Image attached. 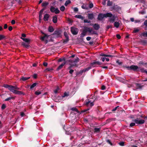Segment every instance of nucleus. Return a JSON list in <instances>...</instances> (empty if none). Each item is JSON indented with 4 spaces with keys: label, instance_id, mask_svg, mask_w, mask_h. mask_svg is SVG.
I'll return each instance as SVG.
<instances>
[{
    "label": "nucleus",
    "instance_id": "nucleus-27",
    "mask_svg": "<svg viewBox=\"0 0 147 147\" xmlns=\"http://www.w3.org/2000/svg\"><path fill=\"white\" fill-rule=\"evenodd\" d=\"M81 7L82 9H88V7L87 4H84L81 6Z\"/></svg>",
    "mask_w": 147,
    "mask_h": 147
},
{
    "label": "nucleus",
    "instance_id": "nucleus-54",
    "mask_svg": "<svg viewBox=\"0 0 147 147\" xmlns=\"http://www.w3.org/2000/svg\"><path fill=\"white\" fill-rule=\"evenodd\" d=\"M59 87H57L56 89H55L54 91V92L55 94H56L57 93L58 91L59 90Z\"/></svg>",
    "mask_w": 147,
    "mask_h": 147
},
{
    "label": "nucleus",
    "instance_id": "nucleus-57",
    "mask_svg": "<svg viewBox=\"0 0 147 147\" xmlns=\"http://www.w3.org/2000/svg\"><path fill=\"white\" fill-rule=\"evenodd\" d=\"M62 61H64V62L65 61V58H63V59H62L61 58H60L58 60V62H61Z\"/></svg>",
    "mask_w": 147,
    "mask_h": 147
},
{
    "label": "nucleus",
    "instance_id": "nucleus-1",
    "mask_svg": "<svg viewBox=\"0 0 147 147\" xmlns=\"http://www.w3.org/2000/svg\"><path fill=\"white\" fill-rule=\"evenodd\" d=\"M87 32L91 33V34L92 35L97 34V32L94 30L92 28L87 27H84L82 33L81 34V37H83L85 36Z\"/></svg>",
    "mask_w": 147,
    "mask_h": 147
},
{
    "label": "nucleus",
    "instance_id": "nucleus-64",
    "mask_svg": "<svg viewBox=\"0 0 147 147\" xmlns=\"http://www.w3.org/2000/svg\"><path fill=\"white\" fill-rule=\"evenodd\" d=\"M144 25L147 26V20H146L144 21Z\"/></svg>",
    "mask_w": 147,
    "mask_h": 147
},
{
    "label": "nucleus",
    "instance_id": "nucleus-29",
    "mask_svg": "<svg viewBox=\"0 0 147 147\" xmlns=\"http://www.w3.org/2000/svg\"><path fill=\"white\" fill-rule=\"evenodd\" d=\"M119 25H120L119 23V22H114V26L115 27L117 28L119 27Z\"/></svg>",
    "mask_w": 147,
    "mask_h": 147
},
{
    "label": "nucleus",
    "instance_id": "nucleus-22",
    "mask_svg": "<svg viewBox=\"0 0 147 147\" xmlns=\"http://www.w3.org/2000/svg\"><path fill=\"white\" fill-rule=\"evenodd\" d=\"M69 96V94L67 93V92H65L64 94L63 95H62L61 97H60V99H63V98L65 97V96Z\"/></svg>",
    "mask_w": 147,
    "mask_h": 147
},
{
    "label": "nucleus",
    "instance_id": "nucleus-44",
    "mask_svg": "<svg viewBox=\"0 0 147 147\" xmlns=\"http://www.w3.org/2000/svg\"><path fill=\"white\" fill-rule=\"evenodd\" d=\"M53 70V69L52 68H47L45 70V71H51Z\"/></svg>",
    "mask_w": 147,
    "mask_h": 147
},
{
    "label": "nucleus",
    "instance_id": "nucleus-35",
    "mask_svg": "<svg viewBox=\"0 0 147 147\" xmlns=\"http://www.w3.org/2000/svg\"><path fill=\"white\" fill-rule=\"evenodd\" d=\"M71 1L70 0H67L65 1V6H67L69 3H71Z\"/></svg>",
    "mask_w": 147,
    "mask_h": 147
},
{
    "label": "nucleus",
    "instance_id": "nucleus-16",
    "mask_svg": "<svg viewBox=\"0 0 147 147\" xmlns=\"http://www.w3.org/2000/svg\"><path fill=\"white\" fill-rule=\"evenodd\" d=\"M66 63V62H64L63 63H62L61 65H59L57 69V71H58L62 68L63 66Z\"/></svg>",
    "mask_w": 147,
    "mask_h": 147
},
{
    "label": "nucleus",
    "instance_id": "nucleus-30",
    "mask_svg": "<svg viewBox=\"0 0 147 147\" xmlns=\"http://www.w3.org/2000/svg\"><path fill=\"white\" fill-rule=\"evenodd\" d=\"M94 105L93 102H91V101H90V102H89L88 106H87V107H88V108H89V109L91 108L92 106H93Z\"/></svg>",
    "mask_w": 147,
    "mask_h": 147
},
{
    "label": "nucleus",
    "instance_id": "nucleus-63",
    "mask_svg": "<svg viewBox=\"0 0 147 147\" xmlns=\"http://www.w3.org/2000/svg\"><path fill=\"white\" fill-rule=\"evenodd\" d=\"M116 37H117V38L119 39L121 38V36H120V35L119 34H117L116 35Z\"/></svg>",
    "mask_w": 147,
    "mask_h": 147
},
{
    "label": "nucleus",
    "instance_id": "nucleus-3",
    "mask_svg": "<svg viewBox=\"0 0 147 147\" xmlns=\"http://www.w3.org/2000/svg\"><path fill=\"white\" fill-rule=\"evenodd\" d=\"M4 87L6 88H8L11 92V90H20V88L16 86H14L12 85H9L8 84H4Z\"/></svg>",
    "mask_w": 147,
    "mask_h": 147
},
{
    "label": "nucleus",
    "instance_id": "nucleus-37",
    "mask_svg": "<svg viewBox=\"0 0 147 147\" xmlns=\"http://www.w3.org/2000/svg\"><path fill=\"white\" fill-rule=\"evenodd\" d=\"M113 4L112 1H110V0H108L107 2V5L108 6H111Z\"/></svg>",
    "mask_w": 147,
    "mask_h": 147
},
{
    "label": "nucleus",
    "instance_id": "nucleus-8",
    "mask_svg": "<svg viewBox=\"0 0 147 147\" xmlns=\"http://www.w3.org/2000/svg\"><path fill=\"white\" fill-rule=\"evenodd\" d=\"M71 31L72 34L74 35L77 34L78 32V28L74 27H71Z\"/></svg>",
    "mask_w": 147,
    "mask_h": 147
},
{
    "label": "nucleus",
    "instance_id": "nucleus-50",
    "mask_svg": "<svg viewBox=\"0 0 147 147\" xmlns=\"http://www.w3.org/2000/svg\"><path fill=\"white\" fill-rule=\"evenodd\" d=\"M43 12H41V11H40L39 13V18L40 19H41L42 18V14Z\"/></svg>",
    "mask_w": 147,
    "mask_h": 147
},
{
    "label": "nucleus",
    "instance_id": "nucleus-38",
    "mask_svg": "<svg viewBox=\"0 0 147 147\" xmlns=\"http://www.w3.org/2000/svg\"><path fill=\"white\" fill-rule=\"evenodd\" d=\"M6 107V105L5 104H3L2 105L1 108L2 110H4L5 109Z\"/></svg>",
    "mask_w": 147,
    "mask_h": 147
},
{
    "label": "nucleus",
    "instance_id": "nucleus-12",
    "mask_svg": "<svg viewBox=\"0 0 147 147\" xmlns=\"http://www.w3.org/2000/svg\"><path fill=\"white\" fill-rule=\"evenodd\" d=\"M11 92L13 93L14 94H18V95H21L23 94L24 95V94L23 93V92L22 91H18L17 90H11Z\"/></svg>",
    "mask_w": 147,
    "mask_h": 147
},
{
    "label": "nucleus",
    "instance_id": "nucleus-48",
    "mask_svg": "<svg viewBox=\"0 0 147 147\" xmlns=\"http://www.w3.org/2000/svg\"><path fill=\"white\" fill-rule=\"evenodd\" d=\"M135 123H135V122H132L130 124L129 127H132L135 126Z\"/></svg>",
    "mask_w": 147,
    "mask_h": 147
},
{
    "label": "nucleus",
    "instance_id": "nucleus-34",
    "mask_svg": "<svg viewBox=\"0 0 147 147\" xmlns=\"http://www.w3.org/2000/svg\"><path fill=\"white\" fill-rule=\"evenodd\" d=\"M91 68L92 67L91 66H90L86 68H84V69H83L84 72L88 71L89 70L91 69Z\"/></svg>",
    "mask_w": 147,
    "mask_h": 147
},
{
    "label": "nucleus",
    "instance_id": "nucleus-20",
    "mask_svg": "<svg viewBox=\"0 0 147 147\" xmlns=\"http://www.w3.org/2000/svg\"><path fill=\"white\" fill-rule=\"evenodd\" d=\"M20 38L22 39L24 41L28 43V44H29L30 42V40L29 38H24L22 37H20Z\"/></svg>",
    "mask_w": 147,
    "mask_h": 147
},
{
    "label": "nucleus",
    "instance_id": "nucleus-56",
    "mask_svg": "<svg viewBox=\"0 0 147 147\" xmlns=\"http://www.w3.org/2000/svg\"><path fill=\"white\" fill-rule=\"evenodd\" d=\"M70 131V130H67V131H66V134L67 135H71V134L70 133V132L69 131Z\"/></svg>",
    "mask_w": 147,
    "mask_h": 147
},
{
    "label": "nucleus",
    "instance_id": "nucleus-46",
    "mask_svg": "<svg viewBox=\"0 0 147 147\" xmlns=\"http://www.w3.org/2000/svg\"><path fill=\"white\" fill-rule=\"evenodd\" d=\"M125 142H121L118 143L121 146H124Z\"/></svg>",
    "mask_w": 147,
    "mask_h": 147
},
{
    "label": "nucleus",
    "instance_id": "nucleus-39",
    "mask_svg": "<svg viewBox=\"0 0 147 147\" xmlns=\"http://www.w3.org/2000/svg\"><path fill=\"white\" fill-rule=\"evenodd\" d=\"M71 110L74 111H75L77 113H79V112L78 111V109L75 107H73L71 109Z\"/></svg>",
    "mask_w": 147,
    "mask_h": 147
},
{
    "label": "nucleus",
    "instance_id": "nucleus-25",
    "mask_svg": "<svg viewBox=\"0 0 147 147\" xmlns=\"http://www.w3.org/2000/svg\"><path fill=\"white\" fill-rule=\"evenodd\" d=\"M22 45L24 47L27 48L30 47V45L23 42L22 43Z\"/></svg>",
    "mask_w": 147,
    "mask_h": 147
},
{
    "label": "nucleus",
    "instance_id": "nucleus-9",
    "mask_svg": "<svg viewBox=\"0 0 147 147\" xmlns=\"http://www.w3.org/2000/svg\"><path fill=\"white\" fill-rule=\"evenodd\" d=\"M109 13L111 14V16L110 17H109V21L110 22L113 23L115 20L116 18L115 15H113L111 13Z\"/></svg>",
    "mask_w": 147,
    "mask_h": 147
},
{
    "label": "nucleus",
    "instance_id": "nucleus-2",
    "mask_svg": "<svg viewBox=\"0 0 147 147\" xmlns=\"http://www.w3.org/2000/svg\"><path fill=\"white\" fill-rule=\"evenodd\" d=\"M111 14L109 13H107L105 14L100 13L98 15L97 19L98 20L101 21L104 18H107L108 17L111 16Z\"/></svg>",
    "mask_w": 147,
    "mask_h": 147
},
{
    "label": "nucleus",
    "instance_id": "nucleus-47",
    "mask_svg": "<svg viewBox=\"0 0 147 147\" xmlns=\"http://www.w3.org/2000/svg\"><path fill=\"white\" fill-rule=\"evenodd\" d=\"M5 36L3 35L0 34V40L5 38Z\"/></svg>",
    "mask_w": 147,
    "mask_h": 147
},
{
    "label": "nucleus",
    "instance_id": "nucleus-18",
    "mask_svg": "<svg viewBox=\"0 0 147 147\" xmlns=\"http://www.w3.org/2000/svg\"><path fill=\"white\" fill-rule=\"evenodd\" d=\"M88 18L89 19L92 20L94 18V14L93 13H89L88 14Z\"/></svg>",
    "mask_w": 147,
    "mask_h": 147
},
{
    "label": "nucleus",
    "instance_id": "nucleus-32",
    "mask_svg": "<svg viewBox=\"0 0 147 147\" xmlns=\"http://www.w3.org/2000/svg\"><path fill=\"white\" fill-rule=\"evenodd\" d=\"M49 3L48 2H43L42 4V6L47 7V5L49 4Z\"/></svg>",
    "mask_w": 147,
    "mask_h": 147
},
{
    "label": "nucleus",
    "instance_id": "nucleus-53",
    "mask_svg": "<svg viewBox=\"0 0 147 147\" xmlns=\"http://www.w3.org/2000/svg\"><path fill=\"white\" fill-rule=\"evenodd\" d=\"M89 7L91 9L93 7V4L92 3H90L89 5Z\"/></svg>",
    "mask_w": 147,
    "mask_h": 147
},
{
    "label": "nucleus",
    "instance_id": "nucleus-15",
    "mask_svg": "<svg viewBox=\"0 0 147 147\" xmlns=\"http://www.w3.org/2000/svg\"><path fill=\"white\" fill-rule=\"evenodd\" d=\"M141 71L142 73H145L146 74L147 73V71L145 70L144 68H142L141 67H139V69L138 70V71Z\"/></svg>",
    "mask_w": 147,
    "mask_h": 147
},
{
    "label": "nucleus",
    "instance_id": "nucleus-11",
    "mask_svg": "<svg viewBox=\"0 0 147 147\" xmlns=\"http://www.w3.org/2000/svg\"><path fill=\"white\" fill-rule=\"evenodd\" d=\"M90 25L93 26V27L94 30H98L100 28V26L97 23H95L94 24H90Z\"/></svg>",
    "mask_w": 147,
    "mask_h": 147
},
{
    "label": "nucleus",
    "instance_id": "nucleus-36",
    "mask_svg": "<svg viewBox=\"0 0 147 147\" xmlns=\"http://www.w3.org/2000/svg\"><path fill=\"white\" fill-rule=\"evenodd\" d=\"M89 108H87L86 109H85L82 110L81 111V113H87L88 112V111L89 110Z\"/></svg>",
    "mask_w": 147,
    "mask_h": 147
},
{
    "label": "nucleus",
    "instance_id": "nucleus-10",
    "mask_svg": "<svg viewBox=\"0 0 147 147\" xmlns=\"http://www.w3.org/2000/svg\"><path fill=\"white\" fill-rule=\"evenodd\" d=\"M50 10L52 12H55L56 14H58L59 13L60 11L57 8H55V7L53 6H51Z\"/></svg>",
    "mask_w": 147,
    "mask_h": 147
},
{
    "label": "nucleus",
    "instance_id": "nucleus-13",
    "mask_svg": "<svg viewBox=\"0 0 147 147\" xmlns=\"http://www.w3.org/2000/svg\"><path fill=\"white\" fill-rule=\"evenodd\" d=\"M91 65L95 67L94 66L95 65H101L102 64V63L99 61H94L93 62L91 63H90Z\"/></svg>",
    "mask_w": 147,
    "mask_h": 147
},
{
    "label": "nucleus",
    "instance_id": "nucleus-43",
    "mask_svg": "<svg viewBox=\"0 0 147 147\" xmlns=\"http://www.w3.org/2000/svg\"><path fill=\"white\" fill-rule=\"evenodd\" d=\"M141 35H142L144 37L146 36L147 37V32H144L142 33L141 34Z\"/></svg>",
    "mask_w": 147,
    "mask_h": 147
},
{
    "label": "nucleus",
    "instance_id": "nucleus-17",
    "mask_svg": "<svg viewBox=\"0 0 147 147\" xmlns=\"http://www.w3.org/2000/svg\"><path fill=\"white\" fill-rule=\"evenodd\" d=\"M49 17V15L48 14H45L44 16V20L45 21H48Z\"/></svg>",
    "mask_w": 147,
    "mask_h": 147
},
{
    "label": "nucleus",
    "instance_id": "nucleus-60",
    "mask_svg": "<svg viewBox=\"0 0 147 147\" xmlns=\"http://www.w3.org/2000/svg\"><path fill=\"white\" fill-rule=\"evenodd\" d=\"M144 44H147V41L146 40H142L141 41Z\"/></svg>",
    "mask_w": 147,
    "mask_h": 147
},
{
    "label": "nucleus",
    "instance_id": "nucleus-24",
    "mask_svg": "<svg viewBox=\"0 0 147 147\" xmlns=\"http://www.w3.org/2000/svg\"><path fill=\"white\" fill-rule=\"evenodd\" d=\"M75 17L76 18L80 19L82 20H83L84 18V17L81 15H76L75 16Z\"/></svg>",
    "mask_w": 147,
    "mask_h": 147
},
{
    "label": "nucleus",
    "instance_id": "nucleus-6",
    "mask_svg": "<svg viewBox=\"0 0 147 147\" xmlns=\"http://www.w3.org/2000/svg\"><path fill=\"white\" fill-rule=\"evenodd\" d=\"M121 9V8L120 7L118 6L117 5H115V4L110 7V10L111 11L114 10L116 11H118Z\"/></svg>",
    "mask_w": 147,
    "mask_h": 147
},
{
    "label": "nucleus",
    "instance_id": "nucleus-33",
    "mask_svg": "<svg viewBox=\"0 0 147 147\" xmlns=\"http://www.w3.org/2000/svg\"><path fill=\"white\" fill-rule=\"evenodd\" d=\"M90 100L89 99L86 100L84 102L85 105L87 106H88L89 102H90Z\"/></svg>",
    "mask_w": 147,
    "mask_h": 147
},
{
    "label": "nucleus",
    "instance_id": "nucleus-42",
    "mask_svg": "<svg viewBox=\"0 0 147 147\" xmlns=\"http://www.w3.org/2000/svg\"><path fill=\"white\" fill-rule=\"evenodd\" d=\"M136 85L137 87L140 88H141L143 87V86L141 85L140 84L138 83H136Z\"/></svg>",
    "mask_w": 147,
    "mask_h": 147
},
{
    "label": "nucleus",
    "instance_id": "nucleus-51",
    "mask_svg": "<svg viewBox=\"0 0 147 147\" xmlns=\"http://www.w3.org/2000/svg\"><path fill=\"white\" fill-rule=\"evenodd\" d=\"M83 145V144L82 143H80V144H76V146L77 147H81Z\"/></svg>",
    "mask_w": 147,
    "mask_h": 147
},
{
    "label": "nucleus",
    "instance_id": "nucleus-21",
    "mask_svg": "<svg viewBox=\"0 0 147 147\" xmlns=\"http://www.w3.org/2000/svg\"><path fill=\"white\" fill-rule=\"evenodd\" d=\"M42 34H44L45 35L44 36L41 37V38H40V39L41 40H42L44 41L45 38H47L49 36L45 34L43 32H42Z\"/></svg>",
    "mask_w": 147,
    "mask_h": 147
},
{
    "label": "nucleus",
    "instance_id": "nucleus-55",
    "mask_svg": "<svg viewBox=\"0 0 147 147\" xmlns=\"http://www.w3.org/2000/svg\"><path fill=\"white\" fill-rule=\"evenodd\" d=\"M64 35L65 36V37L66 38H69V36H68V35L67 34V33L66 32H64Z\"/></svg>",
    "mask_w": 147,
    "mask_h": 147
},
{
    "label": "nucleus",
    "instance_id": "nucleus-4",
    "mask_svg": "<svg viewBox=\"0 0 147 147\" xmlns=\"http://www.w3.org/2000/svg\"><path fill=\"white\" fill-rule=\"evenodd\" d=\"M132 121L138 125H142L144 123L145 121L143 119H141L140 118H137L136 119L132 120Z\"/></svg>",
    "mask_w": 147,
    "mask_h": 147
},
{
    "label": "nucleus",
    "instance_id": "nucleus-52",
    "mask_svg": "<svg viewBox=\"0 0 147 147\" xmlns=\"http://www.w3.org/2000/svg\"><path fill=\"white\" fill-rule=\"evenodd\" d=\"M116 63H117L119 65H121L122 64V63L121 62H120L119 60H118L116 61Z\"/></svg>",
    "mask_w": 147,
    "mask_h": 147
},
{
    "label": "nucleus",
    "instance_id": "nucleus-14",
    "mask_svg": "<svg viewBox=\"0 0 147 147\" xmlns=\"http://www.w3.org/2000/svg\"><path fill=\"white\" fill-rule=\"evenodd\" d=\"M53 34L56 35L58 37H59L60 36L61 34V32L59 30H55L53 33Z\"/></svg>",
    "mask_w": 147,
    "mask_h": 147
},
{
    "label": "nucleus",
    "instance_id": "nucleus-40",
    "mask_svg": "<svg viewBox=\"0 0 147 147\" xmlns=\"http://www.w3.org/2000/svg\"><path fill=\"white\" fill-rule=\"evenodd\" d=\"M69 40V38H66L65 39H64L63 40V42L64 43H67Z\"/></svg>",
    "mask_w": 147,
    "mask_h": 147
},
{
    "label": "nucleus",
    "instance_id": "nucleus-26",
    "mask_svg": "<svg viewBox=\"0 0 147 147\" xmlns=\"http://www.w3.org/2000/svg\"><path fill=\"white\" fill-rule=\"evenodd\" d=\"M54 30V28L52 26H50L49 27L48 30L49 32H53Z\"/></svg>",
    "mask_w": 147,
    "mask_h": 147
},
{
    "label": "nucleus",
    "instance_id": "nucleus-28",
    "mask_svg": "<svg viewBox=\"0 0 147 147\" xmlns=\"http://www.w3.org/2000/svg\"><path fill=\"white\" fill-rule=\"evenodd\" d=\"M100 131V128H95L94 129V133H99Z\"/></svg>",
    "mask_w": 147,
    "mask_h": 147
},
{
    "label": "nucleus",
    "instance_id": "nucleus-41",
    "mask_svg": "<svg viewBox=\"0 0 147 147\" xmlns=\"http://www.w3.org/2000/svg\"><path fill=\"white\" fill-rule=\"evenodd\" d=\"M37 83H35L33 84H32L30 87V89H32L34 87L37 85Z\"/></svg>",
    "mask_w": 147,
    "mask_h": 147
},
{
    "label": "nucleus",
    "instance_id": "nucleus-5",
    "mask_svg": "<svg viewBox=\"0 0 147 147\" xmlns=\"http://www.w3.org/2000/svg\"><path fill=\"white\" fill-rule=\"evenodd\" d=\"M127 68L129 69V70H133L134 71H138L139 67L137 65H131L129 67H127Z\"/></svg>",
    "mask_w": 147,
    "mask_h": 147
},
{
    "label": "nucleus",
    "instance_id": "nucleus-19",
    "mask_svg": "<svg viewBox=\"0 0 147 147\" xmlns=\"http://www.w3.org/2000/svg\"><path fill=\"white\" fill-rule=\"evenodd\" d=\"M52 21L54 23H56L57 22V18L56 15L53 16Z\"/></svg>",
    "mask_w": 147,
    "mask_h": 147
},
{
    "label": "nucleus",
    "instance_id": "nucleus-62",
    "mask_svg": "<svg viewBox=\"0 0 147 147\" xmlns=\"http://www.w3.org/2000/svg\"><path fill=\"white\" fill-rule=\"evenodd\" d=\"M139 31V30L138 29H134L133 32V33H137Z\"/></svg>",
    "mask_w": 147,
    "mask_h": 147
},
{
    "label": "nucleus",
    "instance_id": "nucleus-23",
    "mask_svg": "<svg viewBox=\"0 0 147 147\" xmlns=\"http://www.w3.org/2000/svg\"><path fill=\"white\" fill-rule=\"evenodd\" d=\"M30 78V77H24L23 76L22 77L20 78V80H22L23 81H25L29 79Z\"/></svg>",
    "mask_w": 147,
    "mask_h": 147
},
{
    "label": "nucleus",
    "instance_id": "nucleus-59",
    "mask_svg": "<svg viewBox=\"0 0 147 147\" xmlns=\"http://www.w3.org/2000/svg\"><path fill=\"white\" fill-rule=\"evenodd\" d=\"M84 22L85 23H90V21H88L87 20L85 19L84 20Z\"/></svg>",
    "mask_w": 147,
    "mask_h": 147
},
{
    "label": "nucleus",
    "instance_id": "nucleus-58",
    "mask_svg": "<svg viewBox=\"0 0 147 147\" xmlns=\"http://www.w3.org/2000/svg\"><path fill=\"white\" fill-rule=\"evenodd\" d=\"M100 56H104L105 57H107V55L106 54H105L104 53H101L100 54Z\"/></svg>",
    "mask_w": 147,
    "mask_h": 147
},
{
    "label": "nucleus",
    "instance_id": "nucleus-45",
    "mask_svg": "<svg viewBox=\"0 0 147 147\" xmlns=\"http://www.w3.org/2000/svg\"><path fill=\"white\" fill-rule=\"evenodd\" d=\"M60 10L62 11H63L65 10V8L63 5H62L60 7Z\"/></svg>",
    "mask_w": 147,
    "mask_h": 147
},
{
    "label": "nucleus",
    "instance_id": "nucleus-31",
    "mask_svg": "<svg viewBox=\"0 0 147 147\" xmlns=\"http://www.w3.org/2000/svg\"><path fill=\"white\" fill-rule=\"evenodd\" d=\"M106 142L109 144H110L111 146H114L113 144L112 143L111 141L109 139H107L106 140Z\"/></svg>",
    "mask_w": 147,
    "mask_h": 147
},
{
    "label": "nucleus",
    "instance_id": "nucleus-49",
    "mask_svg": "<svg viewBox=\"0 0 147 147\" xmlns=\"http://www.w3.org/2000/svg\"><path fill=\"white\" fill-rule=\"evenodd\" d=\"M41 94V93L40 92V91H36L35 92V94L36 95H38L39 94Z\"/></svg>",
    "mask_w": 147,
    "mask_h": 147
},
{
    "label": "nucleus",
    "instance_id": "nucleus-61",
    "mask_svg": "<svg viewBox=\"0 0 147 147\" xmlns=\"http://www.w3.org/2000/svg\"><path fill=\"white\" fill-rule=\"evenodd\" d=\"M12 98H10V97L8 98H6V99H5V101H9L10 100H11V99H12Z\"/></svg>",
    "mask_w": 147,
    "mask_h": 147
},
{
    "label": "nucleus",
    "instance_id": "nucleus-7",
    "mask_svg": "<svg viewBox=\"0 0 147 147\" xmlns=\"http://www.w3.org/2000/svg\"><path fill=\"white\" fill-rule=\"evenodd\" d=\"M79 59L78 57H76L74 59L71 60H69V62L72 63V65H75L76 66L77 63L79 61Z\"/></svg>",
    "mask_w": 147,
    "mask_h": 147
}]
</instances>
